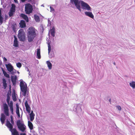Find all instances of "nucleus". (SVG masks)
Instances as JSON below:
<instances>
[{"label":"nucleus","mask_w":135,"mask_h":135,"mask_svg":"<svg viewBox=\"0 0 135 135\" xmlns=\"http://www.w3.org/2000/svg\"><path fill=\"white\" fill-rule=\"evenodd\" d=\"M11 123H10L9 120H7L6 125L12 133V135H19V133L16 129L15 128H13L14 124L13 119H11Z\"/></svg>","instance_id":"f257e3e1"},{"label":"nucleus","mask_w":135,"mask_h":135,"mask_svg":"<svg viewBox=\"0 0 135 135\" xmlns=\"http://www.w3.org/2000/svg\"><path fill=\"white\" fill-rule=\"evenodd\" d=\"M36 30L33 27L28 28L27 32L28 41L30 42L32 41L36 35Z\"/></svg>","instance_id":"f03ea898"},{"label":"nucleus","mask_w":135,"mask_h":135,"mask_svg":"<svg viewBox=\"0 0 135 135\" xmlns=\"http://www.w3.org/2000/svg\"><path fill=\"white\" fill-rule=\"evenodd\" d=\"M82 1L81 0H70V3L71 4L75 6L80 12H81V9L80 4Z\"/></svg>","instance_id":"7ed1b4c3"},{"label":"nucleus","mask_w":135,"mask_h":135,"mask_svg":"<svg viewBox=\"0 0 135 135\" xmlns=\"http://www.w3.org/2000/svg\"><path fill=\"white\" fill-rule=\"evenodd\" d=\"M20 86L21 90L22 93V94L25 96L27 92V85L26 83L23 81H21L20 82Z\"/></svg>","instance_id":"20e7f679"},{"label":"nucleus","mask_w":135,"mask_h":135,"mask_svg":"<svg viewBox=\"0 0 135 135\" xmlns=\"http://www.w3.org/2000/svg\"><path fill=\"white\" fill-rule=\"evenodd\" d=\"M11 95L9 94V93H8L7 94V102L9 107L10 111L12 115H13V102L12 101L10 102V97L9 95Z\"/></svg>","instance_id":"39448f33"},{"label":"nucleus","mask_w":135,"mask_h":135,"mask_svg":"<svg viewBox=\"0 0 135 135\" xmlns=\"http://www.w3.org/2000/svg\"><path fill=\"white\" fill-rule=\"evenodd\" d=\"M80 5L81 6V8L83 10H86L88 11H91V8L89 5L83 1H81Z\"/></svg>","instance_id":"423d86ee"},{"label":"nucleus","mask_w":135,"mask_h":135,"mask_svg":"<svg viewBox=\"0 0 135 135\" xmlns=\"http://www.w3.org/2000/svg\"><path fill=\"white\" fill-rule=\"evenodd\" d=\"M16 124L18 128L22 132H24L26 129V126L20 120H17Z\"/></svg>","instance_id":"0eeeda50"},{"label":"nucleus","mask_w":135,"mask_h":135,"mask_svg":"<svg viewBox=\"0 0 135 135\" xmlns=\"http://www.w3.org/2000/svg\"><path fill=\"white\" fill-rule=\"evenodd\" d=\"M5 66L8 71L12 75H14L16 73V70L14 69L13 66L11 64L9 63L8 64H5Z\"/></svg>","instance_id":"6e6552de"},{"label":"nucleus","mask_w":135,"mask_h":135,"mask_svg":"<svg viewBox=\"0 0 135 135\" xmlns=\"http://www.w3.org/2000/svg\"><path fill=\"white\" fill-rule=\"evenodd\" d=\"M25 11L27 14H30L32 12V6L29 3L25 5Z\"/></svg>","instance_id":"1a4fd4ad"},{"label":"nucleus","mask_w":135,"mask_h":135,"mask_svg":"<svg viewBox=\"0 0 135 135\" xmlns=\"http://www.w3.org/2000/svg\"><path fill=\"white\" fill-rule=\"evenodd\" d=\"M18 37L21 41H23L25 38V34L23 30L21 29L18 31Z\"/></svg>","instance_id":"9d476101"},{"label":"nucleus","mask_w":135,"mask_h":135,"mask_svg":"<svg viewBox=\"0 0 135 135\" xmlns=\"http://www.w3.org/2000/svg\"><path fill=\"white\" fill-rule=\"evenodd\" d=\"M51 41H48L47 44L48 47V50L49 57L50 58H51L54 56L55 55L54 52L51 51V47L50 45Z\"/></svg>","instance_id":"9b49d317"},{"label":"nucleus","mask_w":135,"mask_h":135,"mask_svg":"<svg viewBox=\"0 0 135 135\" xmlns=\"http://www.w3.org/2000/svg\"><path fill=\"white\" fill-rule=\"evenodd\" d=\"M26 100H25V105L26 108V111L29 113L30 112L31 108L29 105L28 103L30 101V100L28 96L27 97H26Z\"/></svg>","instance_id":"f8f14e48"},{"label":"nucleus","mask_w":135,"mask_h":135,"mask_svg":"<svg viewBox=\"0 0 135 135\" xmlns=\"http://www.w3.org/2000/svg\"><path fill=\"white\" fill-rule=\"evenodd\" d=\"M16 6L15 4H12V7L11 8L9 12V15L10 17L13 16L15 11Z\"/></svg>","instance_id":"ddd939ff"},{"label":"nucleus","mask_w":135,"mask_h":135,"mask_svg":"<svg viewBox=\"0 0 135 135\" xmlns=\"http://www.w3.org/2000/svg\"><path fill=\"white\" fill-rule=\"evenodd\" d=\"M81 105L80 104H75L73 108V110L77 113H79L81 112Z\"/></svg>","instance_id":"4468645a"},{"label":"nucleus","mask_w":135,"mask_h":135,"mask_svg":"<svg viewBox=\"0 0 135 135\" xmlns=\"http://www.w3.org/2000/svg\"><path fill=\"white\" fill-rule=\"evenodd\" d=\"M4 112L5 115L6 116H9L8 108L7 105L6 104H5L4 105Z\"/></svg>","instance_id":"2eb2a0df"},{"label":"nucleus","mask_w":135,"mask_h":135,"mask_svg":"<svg viewBox=\"0 0 135 135\" xmlns=\"http://www.w3.org/2000/svg\"><path fill=\"white\" fill-rule=\"evenodd\" d=\"M35 114L33 113V111L32 110L31 113L30 114V116H27L28 120H30L31 121H32L34 119Z\"/></svg>","instance_id":"dca6fc26"},{"label":"nucleus","mask_w":135,"mask_h":135,"mask_svg":"<svg viewBox=\"0 0 135 135\" xmlns=\"http://www.w3.org/2000/svg\"><path fill=\"white\" fill-rule=\"evenodd\" d=\"M11 79L13 85H15L16 83L17 77L16 76H12L11 77Z\"/></svg>","instance_id":"f3484780"},{"label":"nucleus","mask_w":135,"mask_h":135,"mask_svg":"<svg viewBox=\"0 0 135 135\" xmlns=\"http://www.w3.org/2000/svg\"><path fill=\"white\" fill-rule=\"evenodd\" d=\"M85 15L93 19L94 18V16L91 12L86 11L84 12Z\"/></svg>","instance_id":"a211bd4d"},{"label":"nucleus","mask_w":135,"mask_h":135,"mask_svg":"<svg viewBox=\"0 0 135 135\" xmlns=\"http://www.w3.org/2000/svg\"><path fill=\"white\" fill-rule=\"evenodd\" d=\"M5 118L6 117L4 115L3 113H2L1 115L0 120L2 124L4 123Z\"/></svg>","instance_id":"6ab92c4d"},{"label":"nucleus","mask_w":135,"mask_h":135,"mask_svg":"<svg viewBox=\"0 0 135 135\" xmlns=\"http://www.w3.org/2000/svg\"><path fill=\"white\" fill-rule=\"evenodd\" d=\"M19 24L20 25V26L21 28H23L26 27V23L25 21L23 20H21Z\"/></svg>","instance_id":"aec40b11"},{"label":"nucleus","mask_w":135,"mask_h":135,"mask_svg":"<svg viewBox=\"0 0 135 135\" xmlns=\"http://www.w3.org/2000/svg\"><path fill=\"white\" fill-rule=\"evenodd\" d=\"M50 33L52 36L53 37H54L55 36V28L54 27H53L52 29L50 30Z\"/></svg>","instance_id":"412c9836"},{"label":"nucleus","mask_w":135,"mask_h":135,"mask_svg":"<svg viewBox=\"0 0 135 135\" xmlns=\"http://www.w3.org/2000/svg\"><path fill=\"white\" fill-rule=\"evenodd\" d=\"M14 37L15 39L14 42L13 46L15 47H17L18 46V41L17 40V39L15 36H14Z\"/></svg>","instance_id":"4be33fe9"},{"label":"nucleus","mask_w":135,"mask_h":135,"mask_svg":"<svg viewBox=\"0 0 135 135\" xmlns=\"http://www.w3.org/2000/svg\"><path fill=\"white\" fill-rule=\"evenodd\" d=\"M37 57L38 59L41 58L40 55V49H37Z\"/></svg>","instance_id":"5701e85b"},{"label":"nucleus","mask_w":135,"mask_h":135,"mask_svg":"<svg viewBox=\"0 0 135 135\" xmlns=\"http://www.w3.org/2000/svg\"><path fill=\"white\" fill-rule=\"evenodd\" d=\"M46 63L47 64V66L49 69L51 70L52 68V65L50 62L49 61H47Z\"/></svg>","instance_id":"b1692460"},{"label":"nucleus","mask_w":135,"mask_h":135,"mask_svg":"<svg viewBox=\"0 0 135 135\" xmlns=\"http://www.w3.org/2000/svg\"><path fill=\"white\" fill-rule=\"evenodd\" d=\"M21 16L25 20L26 22H27L28 21V18L26 15L24 14H21Z\"/></svg>","instance_id":"393cba45"},{"label":"nucleus","mask_w":135,"mask_h":135,"mask_svg":"<svg viewBox=\"0 0 135 135\" xmlns=\"http://www.w3.org/2000/svg\"><path fill=\"white\" fill-rule=\"evenodd\" d=\"M16 113L18 117L19 118L20 117V115L19 112V107L17 104L16 105Z\"/></svg>","instance_id":"a878e982"},{"label":"nucleus","mask_w":135,"mask_h":135,"mask_svg":"<svg viewBox=\"0 0 135 135\" xmlns=\"http://www.w3.org/2000/svg\"><path fill=\"white\" fill-rule=\"evenodd\" d=\"M28 126L30 130H32L33 129L32 124L29 120L28 121Z\"/></svg>","instance_id":"bb28decb"},{"label":"nucleus","mask_w":135,"mask_h":135,"mask_svg":"<svg viewBox=\"0 0 135 135\" xmlns=\"http://www.w3.org/2000/svg\"><path fill=\"white\" fill-rule=\"evenodd\" d=\"M2 71L3 73L4 74V76L7 78H9L10 77L9 75L4 70L3 68H2Z\"/></svg>","instance_id":"cd10ccee"},{"label":"nucleus","mask_w":135,"mask_h":135,"mask_svg":"<svg viewBox=\"0 0 135 135\" xmlns=\"http://www.w3.org/2000/svg\"><path fill=\"white\" fill-rule=\"evenodd\" d=\"M129 85L133 88H135V81H132L130 83Z\"/></svg>","instance_id":"c85d7f7f"},{"label":"nucleus","mask_w":135,"mask_h":135,"mask_svg":"<svg viewBox=\"0 0 135 135\" xmlns=\"http://www.w3.org/2000/svg\"><path fill=\"white\" fill-rule=\"evenodd\" d=\"M34 17L35 20L36 22H38L40 21V18L38 16L35 15H34Z\"/></svg>","instance_id":"c756f323"},{"label":"nucleus","mask_w":135,"mask_h":135,"mask_svg":"<svg viewBox=\"0 0 135 135\" xmlns=\"http://www.w3.org/2000/svg\"><path fill=\"white\" fill-rule=\"evenodd\" d=\"M17 67L19 68H20L22 66V64L20 62H18L16 64Z\"/></svg>","instance_id":"7c9ffc66"},{"label":"nucleus","mask_w":135,"mask_h":135,"mask_svg":"<svg viewBox=\"0 0 135 135\" xmlns=\"http://www.w3.org/2000/svg\"><path fill=\"white\" fill-rule=\"evenodd\" d=\"M3 21V17L1 16H0V23H1V24Z\"/></svg>","instance_id":"2f4dec72"},{"label":"nucleus","mask_w":135,"mask_h":135,"mask_svg":"<svg viewBox=\"0 0 135 135\" xmlns=\"http://www.w3.org/2000/svg\"><path fill=\"white\" fill-rule=\"evenodd\" d=\"M12 98L13 100L14 101H15L16 100V97L15 95L13 94L12 95Z\"/></svg>","instance_id":"473e14b6"},{"label":"nucleus","mask_w":135,"mask_h":135,"mask_svg":"<svg viewBox=\"0 0 135 135\" xmlns=\"http://www.w3.org/2000/svg\"><path fill=\"white\" fill-rule=\"evenodd\" d=\"M50 11L51 12H54V9L51 6H50Z\"/></svg>","instance_id":"72a5a7b5"},{"label":"nucleus","mask_w":135,"mask_h":135,"mask_svg":"<svg viewBox=\"0 0 135 135\" xmlns=\"http://www.w3.org/2000/svg\"><path fill=\"white\" fill-rule=\"evenodd\" d=\"M3 86L4 87V89H5L7 87V84L6 83H3Z\"/></svg>","instance_id":"f704fd0d"},{"label":"nucleus","mask_w":135,"mask_h":135,"mask_svg":"<svg viewBox=\"0 0 135 135\" xmlns=\"http://www.w3.org/2000/svg\"><path fill=\"white\" fill-rule=\"evenodd\" d=\"M116 107L119 110H121V107L119 105H117L116 106Z\"/></svg>","instance_id":"c9c22d12"},{"label":"nucleus","mask_w":135,"mask_h":135,"mask_svg":"<svg viewBox=\"0 0 135 135\" xmlns=\"http://www.w3.org/2000/svg\"><path fill=\"white\" fill-rule=\"evenodd\" d=\"M3 83H6V80L5 79L3 78L2 79Z\"/></svg>","instance_id":"e433bc0d"},{"label":"nucleus","mask_w":135,"mask_h":135,"mask_svg":"<svg viewBox=\"0 0 135 135\" xmlns=\"http://www.w3.org/2000/svg\"><path fill=\"white\" fill-rule=\"evenodd\" d=\"M3 61L4 62H6L7 61V59L5 57L3 58Z\"/></svg>","instance_id":"4c0bfd02"},{"label":"nucleus","mask_w":135,"mask_h":135,"mask_svg":"<svg viewBox=\"0 0 135 135\" xmlns=\"http://www.w3.org/2000/svg\"><path fill=\"white\" fill-rule=\"evenodd\" d=\"M20 135H26L25 133H21Z\"/></svg>","instance_id":"58836bf2"},{"label":"nucleus","mask_w":135,"mask_h":135,"mask_svg":"<svg viewBox=\"0 0 135 135\" xmlns=\"http://www.w3.org/2000/svg\"><path fill=\"white\" fill-rule=\"evenodd\" d=\"M10 118L11 119H13V116L12 115H11L10 116Z\"/></svg>","instance_id":"ea45409f"},{"label":"nucleus","mask_w":135,"mask_h":135,"mask_svg":"<svg viewBox=\"0 0 135 135\" xmlns=\"http://www.w3.org/2000/svg\"><path fill=\"white\" fill-rule=\"evenodd\" d=\"M48 22L49 23H50H50H51V22H50V21L49 20V19H48Z\"/></svg>","instance_id":"a19ab883"},{"label":"nucleus","mask_w":135,"mask_h":135,"mask_svg":"<svg viewBox=\"0 0 135 135\" xmlns=\"http://www.w3.org/2000/svg\"><path fill=\"white\" fill-rule=\"evenodd\" d=\"M26 0H21V1L22 2H24Z\"/></svg>","instance_id":"79ce46f5"},{"label":"nucleus","mask_w":135,"mask_h":135,"mask_svg":"<svg viewBox=\"0 0 135 135\" xmlns=\"http://www.w3.org/2000/svg\"><path fill=\"white\" fill-rule=\"evenodd\" d=\"M1 9H0V16H1Z\"/></svg>","instance_id":"37998d69"},{"label":"nucleus","mask_w":135,"mask_h":135,"mask_svg":"<svg viewBox=\"0 0 135 135\" xmlns=\"http://www.w3.org/2000/svg\"><path fill=\"white\" fill-rule=\"evenodd\" d=\"M109 101L110 102H111V99H109Z\"/></svg>","instance_id":"c03bdc74"},{"label":"nucleus","mask_w":135,"mask_h":135,"mask_svg":"<svg viewBox=\"0 0 135 135\" xmlns=\"http://www.w3.org/2000/svg\"><path fill=\"white\" fill-rule=\"evenodd\" d=\"M41 131L42 132V133H44V132H45L44 131H43V130H42V131Z\"/></svg>","instance_id":"a18cd8bd"},{"label":"nucleus","mask_w":135,"mask_h":135,"mask_svg":"<svg viewBox=\"0 0 135 135\" xmlns=\"http://www.w3.org/2000/svg\"><path fill=\"white\" fill-rule=\"evenodd\" d=\"M15 2H16L17 1V0H14Z\"/></svg>","instance_id":"49530a36"},{"label":"nucleus","mask_w":135,"mask_h":135,"mask_svg":"<svg viewBox=\"0 0 135 135\" xmlns=\"http://www.w3.org/2000/svg\"><path fill=\"white\" fill-rule=\"evenodd\" d=\"M41 6H43V7H44V5L43 4H42L41 5Z\"/></svg>","instance_id":"de8ad7c7"},{"label":"nucleus","mask_w":135,"mask_h":135,"mask_svg":"<svg viewBox=\"0 0 135 135\" xmlns=\"http://www.w3.org/2000/svg\"><path fill=\"white\" fill-rule=\"evenodd\" d=\"M113 64H114V65H115V62H114V63H113Z\"/></svg>","instance_id":"09e8293b"},{"label":"nucleus","mask_w":135,"mask_h":135,"mask_svg":"<svg viewBox=\"0 0 135 135\" xmlns=\"http://www.w3.org/2000/svg\"><path fill=\"white\" fill-rule=\"evenodd\" d=\"M18 72V73H19V72L18 71V72Z\"/></svg>","instance_id":"8fccbe9b"},{"label":"nucleus","mask_w":135,"mask_h":135,"mask_svg":"<svg viewBox=\"0 0 135 135\" xmlns=\"http://www.w3.org/2000/svg\"><path fill=\"white\" fill-rule=\"evenodd\" d=\"M29 75H30V73H29Z\"/></svg>","instance_id":"3c124183"},{"label":"nucleus","mask_w":135,"mask_h":135,"mask_svg":"<svg viewBox=\"0 0 135 135\" xmlns=\"http://www.w3.org/2000/svg\"><path fill=\"white\" fill-rule=\"evenodd\" d=\"M29 75H30V73H29Z\"/></svg>","instance_id":"603ef678"}]
</instances>
